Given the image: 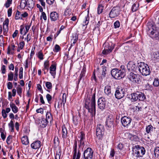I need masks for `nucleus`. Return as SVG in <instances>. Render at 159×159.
<instances>
[{
    "label": "nucleus",
    "instance_id": "nucleus-1",
    "mask_svg": "<svg viewBox=\"0 0 159 159\" xmlns=\"http://www.w3.org/2000/svg\"><path fill=\"white\" fill-rule=\"evenodd\" d=\"M84 108L90 113L91 117L95 116L96 114V93H94L91 96L88 94L84 101Z\"/></svg>",
    "mask_w": 159,
    "mask_h": 159
},
{
    "label": "nucleus",
    "instance_id": "nucleus-2",
    "mask_svg": "<svg viewBox=\"0 0 159 159\" xmlns=\"http://www.w3.org/2000/svg\"><path fill=\"white\" fill-rule=\"evenodd\" d=\"M148 33L150 37L152 39H157L159 38V31L158 28L155 25L151 24L150 23L148 24Z\"/></svg>",
    "mask_w": 159,
    "mask_h": 159
},
{
    "label": "nucleus",
    "instance_id": "nucleus-3",
    "mask_svg": "<svg viewBox=\"0 0 159 159\" xmlns=\"http://www.w3.org/2000/svg\"><path fill=\"white\" fill-rule=\"evenodd\" d=\"M139 70L142 74L146 76L150 73V70L148 65L144 62H140L138 64Z\"/></svg>",
    "mask_w": 159,
    "mask_h": 159
},
{
    "label": "nucleus",
    "instance_id": "nucleus-4",
    "mask_svg": "<svg viewBox=\"0 0 159 159\" xmlns=\"http://www.w3.org/2000/svg\"><path fill=\"white\" fill-rule=\"evenodd\" d=\"M145 148L137 145L132 148V153L134 156L137 157H142L145 152Z\"/></svg>",
    "mask_w": 159,
    "mask_h": 159
},
{
    "label": "nucleus",
    "instance_id": "nucleus-5",
    "mask_svg": "<svg viewBox=\"0 0 159 159\" xmlns=\"http://www.w3.org/2000/svg\"><path fill=\"white\" fill-rule=\"evenodd\" d=\"M111 73L112 77L117 80H120L126 75V72L124 70H119L118 69H113Z\"/></svg>",
    "mask_w": 159,
    "mask_h": 159
},
{
    "label": "nucleus",
    "instance_id": "nucleus-6",
    "mask_svg": "<svg viewBox=\"0 0 159 159\" xmlns=\"http://www.w3.org/2000/svg\"><path fill=\"white\" fill-rule=\"evenodd\" d=\"M115 44L111 42L107 43L104 47V49L102 51V53L105 55H106L111 52L114 49Z\"/></svg>",
    "mask_w": 159,
    "mask_h": 159
},
{
    "label": "nucleus",
    "instance_id": "nucleus-7",
    "mask_svg": "<svg viewBox=\"0 0 159 159\" xmlns=\"http://www.w3.org/2000/svg\"><path fill=\"white\" fill-rule=\"evenodd\" d=\"M125 93V89L123 88L118 87L117 88L115 95L116 98L120 99L124 96Z\"/></svg>",
    "mask_w": 159,
    "mask_h": 159
},
{
    "label": "nucleus",
    "instance_id": "nucleus-8",
    "mask_svg": "<svg viewBox=\"0 0 159 159\" xmlns=\"http://www.w3.org/2000/svg\"><path fill=\"white\" fill-rule=\"evenodd\" d=\"M97 103L98 108L102 111L103 110L107 107V101L104 98H99L98 100Z\"/></svg>",
    "mask_w": 159,
    "mask_h": 159
},
{
    "label": "nucleus",
    "instance_id": "nucleus-9",
    "mask_svg": "<svg viewBox=\"0 0 159 159\" xmlns=\"http://www.w3.org/2000/svg\"><path fill=\"white\" fill-rule=\"evenodd\" d=\"M120 9L119 7H113L109 13V17L111 18H114L117 17L120 14Z\"/></svg>",
    "mask_w": 159,
    "mask_h": 159
},
{
    "label": "nucleus",
    "instance_id": "nucleus-10",
    "mask_svg": "<svg viewBox=\"0 0 159 159\" xmlns=\"http://www.w3.org/2000/svg\"><path fill=\"white\" fill-rule=\"evenodd\" d=\"M73 156L72 159H80L81 153L79 150H78L77 152V142L75 140L73 146Z\"/></svg>",
    "mask_w": 159,
    "mask_h": 159
},
{
    "label": "nucleus",
    "instance_id": "nucleus-11",
    "mask_svg": "<svg viewBox=\"0 0 159 159\" xmlns=\"http://www.w3.org/2000/svg\"><path fill=\"white\" fill-rule=\"evenodd\" d=\"M93 151L90 148H88L84 152V159H92L93 157Z\"/></svg>",
    "mask_w": 159,
    "mask_h": 159
},
{
    "label": "nucleus",
    "instance_id": "nucleus-12",
    "mask_svg": "<svg viewBox=\"0 0 159 159\" xmlns=\"http://www.w3.org/2000/svg\"><path fill=\"white\" fill-rule=\"evenodd\" d=\"M104 131V128L103 125L101 124L98 125L96 131V134L99 139H101L103 134Z\"/></svg>",
    "mask_w": 159,
    "mask_h": 159
},
{
    "label": "nucleus",
    "instance_id": "nucleus-13",
    "mask_svg": "<svg viewBox=\"0 0 159 159\" xmlns=\"http://www.w3.org/2000/svg\"><path fill=\"white\" fill-rule=\"evenodd\" d=\"M139 77V75L135 74L133 72H130L128 76L129 80L134 83H139L140 80Z\"/></svg>",
    "mask_w": 159,
    "mask_h": 159
},
{
    "label": "nucleus",
    "instance_id": "nucleus-14",
    "mask_svg": "<svg viewBox=\"0 0 159 159\" xmlns=\"http://www.w3.org/2000/svg\"><path fill=\"white\" fill-rule=\"evenodd\" d=\"M121 121L124 127H127L131 122V119L129 117L125 116L121 118Z\"/></svg>",
    "mask_w": 159,
    "mask_h": 159
},
{
    "label": "nucleus",
    "instance_id": "nucleus-15",
    "mask_svg": "<svg viewBox=\"0 0 159 159\" xmlns=\"http://www.w3.org/2000/svg\"><path fill=\"white\" fill-rule=\"evenodd\" d=\"M127 68L129 70L135 71L137 68L138 65L134 61H130L127 64Z\"/></svg>",
    "mask_w": 159,
    "mask_h": 159
},
{
    "label": "nucleus",
    "instance_id": "nucleus-16",
    "mask_svg": "<svg viewBox=\"0 0 159 159\" xmlns=\"http://www.w3.org/2000/svg\"><path fill=\"white\" fill-rule=\"evenodd\" d=\"M57 66V64L54 63V64H52L49 67V72L53 78H55Z\"/></svg>",
    "mask_w": 159,
    "mask_h": 159
},
{
    "label": "nucleus",
    "instance_id": "nucleus-17",
    "mask_svg": "<svg viewBox=\"0 0 159 159\" xmlns=\"http://www.w3.org/2000/svg\"><path fill=\"white\" fill-rule=\"evenodd\" d=\"M114 119L112 116L110 115L107 118L106 125L109 128L113 125Z\"/></svg>",
    "mask_w": 159,
    "mask_h": 159
},
{
    "label": "nucleus",
    "instance_id": "nucleus-18",
    "mask_svg": "<svg viewBox=\"0 0 159 159\" xmlns=\"http://www.w3.org/2000/svg\"><path fill=\"white\" fill-rule=\"evenodd\" d=\"M49 61L48 60L45 61L44 63L43 67L42 69V70L44 72V74H46L48 71L49 68Z\"/></svg>",
    "mask_w": 159,
    "mask_h": 159
},
{
    "label": "nucleus",
    "instance_id": "nucleus-19",
    "mask_svg": "<svg viewBox=\"0 0 159 159\" xmlns=\"http://www.w3.org/2000/svg\"><path fill=\"white\" fill-rule=\"evenodd\" d=\"M41 146V142L39 140L34 141L31 144V148L34 149H39Z\"/></svg>",
    "mask_w": 159,
    "mask_h": 159
},
{
    "label": "nucleus",
    "instance_id": "nucleus-20",
    "mask_svg": "<svg viewBox=\"0 0 159 159\" xmlns=\"http://www.w3.org/2000/svg\"><path fill=\"white\" fill-rule=\"evenodd\" d=\"M50 16L51 21H55L58 19L59 14L56 11H53L50 13Z\"/></svg>",
    "mask_w": 159,
    "mask_h": 159
},
{
    "label": "nucleus",
    "instance_id": "nucleus-21",
    "mask_svg": "<svg viewBox=\"0 0 159 159\" xmlns=\"http://www.w3.org/2000/svg\"><path fill=\"white\" fill-rule=\"evenodd\" d=\"M78 138L80 139V142L81 145L84 144L85 140V134L83 132H81L78 136Z\"/></svg>",
    "mask_w": 159,
    "mask_h": 159
},
{
    "label": "nucleus",
    "instance_id": "nucleus-22",
    "mask_svg": "<svg viewBox=\"0 0 159 159\" xmlns=\"http://www.w3.org/2000/svg\"><path fill=\"white\" fill-rule=\"evenodd\" d=\"M139 2H136L132 5L131 7V11L132 12L136 11L139 9Z\"/></svg>",
    "mask_w": 159,
    "mask_h": 159
},
{
    "label": "nucleus",
    "instance_id": "nucleus-23",
    "mask_svg": "<svg viewBox=\"0 0 159 159\" xmlns=\"http://www.w3.org/2000/svg\"><path fill=\"white\" fill-rule=\"evenodd\" d=\"M62 137L63 139H65L68 137V131L65 125L62 126Z\"/></svg>",
    "mask_w": 159,
    "mask_h": 159
},
{
    "label": "nucleus",
    "instance_id": "nucleus-24",
    "mask_svg": "<svg viewBox=\"0 0 159 159\" xmlns=\"http://www.w3.org/2000/svg\"><path fill=\"white\" fill-rule=\"evenodd\" d=\"M137 92L135 93H132L129 96L128 98L132 102H135L138 100L137 96Z\"/></svg>",
    "mask_w": 159,
    "mask_h": 159
},
{
    "label": "nucleus",
    "instance_id": "nucleus-25",
    "mask_svg": "<svg viewBox=\"0 0 159 159\" xmlns=\"http://www.w3.org/2000/svg\"><path fill=\"white\" fill-rule=\"evenodd\" d=\"M138 100L140 101H144L146 99V96L143 93L137 92Z\"/></svg>",
    "mask_w": 159,
    "mask_h": 159
},
{
    "label": "nucleus",
    "instance_id": "nucleus-26",
    "mask_svg": "<svg viewBox=\"0 0 159 159\" xmlns=\"http://www.w3.org/2000/svg\"><path fill=\"white\" fill-rule=\"evenodd\" d=\"M111 87L110 86L107 85L105 87L104 92L106 95L109 96H111Z\"/></svg>",
    "mask_w": 159,
    "mask_h": 159
},
{
    "label": "nucleus",
    "instance_id": "nucleus-27",
    "mask_svg": "<svg viewBox=\"0 0 159 159\" xmlns=\"http://www.w3.org/2000/svg\"><path fill=\"white\" fill-rule=\"evenodd\" d=\"M152 60L155 62L159 61V52H154L152 56Z\"/></svg>",
    "mask_w": 159,
    "mask_h": 159
},
{
    "label": "nucleus",
    "instance_id": "nucleus-28",
    "mask_svg": "<svg viewBox=\"0 0 159 159\" xmlns=\"http://www.w3.org/2000/svg\"><path fill=\"white\" fill-rule=\"evenodd\" d=\"M46 118L45 119L47 120L48 122L51 123L52 122L53 117L52 114L50 112H47L46 114Z\"/></svg>",
    "mask_w": 159,
    "mask_h": 159
},
{
    "label": "nucleus",
    "instance_id": "nucleus-29",
    "mask_svg": "<svg viewBox=\"0 0 159 159\" xmlns=\"http://www.w3.org/2000/svg\"><path fill=\"white\" fill-rule=\"evenodd\" d=\"M10 105V107L11 108L12 111L14 113H16L18 112V109L14 103L11 102Z\"/></svg>",
    "mask_w": 159,
    "mask_h": 159
},
{
    "label": "nucleus",
    "instance_id": "nucleus-30",
    "mask_svg": "<svg viewBox=\"0 0 159 159\" xmlns=\"http://www.w3.org/2000/svg\"><path fill=\"white\" fill-rule=\"evenodd\" d=\"M78 35L75 34L74 35H73L72 36V38L71 40V44L70 47L74 46L76 43L77 42L78 40Z\"/></svg>",
    "mask_w": 159,
    "mask_h": 159
},
{
    "label": "nucleus",
    "instance_id": "nucleus-31",
    "mask_svg": "<svg viewBox=\"0 0 159 159\" xmlns=\"http://www.w3.org/2000/svg\"><path fill=\"white\" fill-rule=\"evenodd\" d=\"M21 140V142L23 144L27 145L29 143L28 138L27 136H23Z\"/></svg>",
    "mask_w": 159,
    "mask_h": 159
},
{
    "label": "nucleus",
    "instance_id": "nucleus-32",
    "mask_svg": "<svg viewBox=\"0 0 159 159\" xmlns=\"http://www.w3.org/2000/svg\"><path fill=\"white\" fill-rule=\"evenodd\" d=\"M26 3L27 6L30 9L33 8L34 6V3L33 0H27Z\"/></svg>",
    "mask_w": 159,
    "mask_h": 159
},
{
    "label": "nucleus",
    "instance_id": "nucleus-33",
    "mask_svg": "<svg viewBox=\"0 0 159 159\" xmlns=\"http://www.w3.org/2000/svg\"><path fill=\"white\" fill-rule=\"evenodd\" d=\"M48 122L45 119L42 118L41 121L40 126L42 127L45 128Z\"/></svg>",
    "mask_w": 159,
    "mask_h": 159
},
{
    "label": "nucleus",
    "instance_id": "nucleus-34",
    "mask_svg": "<svg viewBox=\"0 0 159 159\" xmlns=\"http://www.w3.org/2000/svg\"><path fill=\"white\" fill-rule=\"evenodd\" d=\"M89 15H87L85 16L83 22V26L87 25L88 24L89 22Z\"/></svg>",
    "mask_w": 159,
    "mask_h": 159
},
{
    "label": "nucleus",
    "instance_id": "nucleus-35",
    "mask_svg": "<svg viewBox=\"0 0 159 159\" xmlns=\"http://www.w3.org/2000/svg\"><path fill=\"white\" fill-rule=\"evenodd\" d=\"M27 6L26 0H21L20 5V7L22 9H24Z\"/></svg>",
    "mask_w": 159,
    "mask_h": 159
},
{
    "label": "nucleus",
    "instance_id": "nucleus-36",
    "mask_svg": "<svg viewBox=\"0 0 159 159\" xmlns=\"http://www.w3.org/2000/svg\"><path fill=\"white\" fill-rule=\"evenodd\" d=\"M126 135L127 136L128 138L131 140H133L134 139H137V136L132 135L129 133H126Z\"/></svg>",
    "mask_w": 159,
    "mask_h": 159
},
{
    "label": "nucleus",
    "instance_id": "nucleus-37",
    "mask_svg": "<svg viewBox=\"0 0 159 159\" xmlns=\"http://www.w3.org/2000/svg\"><path fill=\"white\" fill-rule=\"evenodd\" d=\"M8 127H9V128L11 129V131L12 132H14V122L12 120H11L10 121V122L8 123Z\"/></svg>",
    "mask_w": 159,
    "mask_h": 159
},
{
    "label": "nucleus",
    "instance_id": "nucleus-38",
    "mask_svg": "<svg viewBox=\"0 0 159 159\" xmlns=\"http://www.w3.org/2000/svg\"><path fill=\"white\" fill-rule=\"evenodd\" d=\"M102 72L101 75L102 78H104L106 77L107 73V67L105 66H102Z\"/></svg>",
    "mask_w": 159,
    "mask_h": 159
},
{
    "label": "nucleus",
    "instance_id": "nucleus-39",
    "mask_svg": "<svg viewBox=\"0 0 159 159\" xmlns=\"http://www.w3.org/2000/svg\"><path fill=\"white\" fill-rule=\"evenodd\" d=\"M153 127L151 125L147 126L146 128V131L147 134H149L152 131Z\"/></svg>",
    "mask_w": 159,
    "mask_h": 159
},
{
    "label": "nucleus",
    "instance_id": "nucleus-40",
    "mask_svg": "<svg viewBox=\"0 0 159 159\" xmlns=\"http://www.w3.org/2000/svg\"><path fill=\"white\" fill-rule=\"evenodd\" d=\"M16 90L18 94L20 97L22 96V89L19 85L16 88Z\"/></svg>",
    "mask_w": 159,
    "mask_h": 159
},
{
    "label": "nucleus",
    "instance_id": "nucleus-41",
    "mask_svg": "<svg viewBox=\"0 0 159 159\" xmlns=\"http://www.w3.org/2000/svg\"><path fill=\"white\" fill-rule=\"evenodd\" d=\"M14 74L12 72L10 71L8 74V80L12 81L13 79Z\"/></svg>",
    "mask_w": 159,
    "mask_h": 159
},
{
    "label": "nucleus",
    "instance_id": "nucleus-42",
    "mask_svg": "<svg viewBox=\"0 0 159 159\" xmlns=\"http://www.w3.org/2000/svg\"><path fill=\"white\" fill-rule=\"evenodd\" d=\"M71 9L69 8H66L64 11V15L65 16H68L71 15Z\"/></svg>",
    "mask_w": 159,
    "mask_h": 159
},
{
    "label": "nucleus",
    "instance_id": "nucleus-43",
    "mask_svg": "<svg viewBox=\"0 0 159 159\" xmlns=\"http://www.w3.org/2000/svg\"><path fill=\"white\" fill-rule=\"evenodd\" d=\"M104 9V7L102 5H99L98 7L97 12L98 14L101 13L103 11Z\"/></svg>",
    "mask_w": 159,
    "mask_h": 159
},
{
    "label": "nucleus",
    "instance_id": "nucleus-44",
    "mask_svg": "<svg viewBox=\"0 0 159 159\" xmlns=\"http://www.w3.org/2000/svg\"><path fill=\"white\" fill-rule=\"evenodd\" d=\"M154 154L156 157H159V147H156L154 150Z\"/></svg>",
    "mask_w": 159,
    "mask_h": 159
},
{
    "label": "nucleus",
    "instance_id": "nucleus-45",
    "mask_svg": "<svg viewBox=\"0 0 159 159\" xmlns=\"http://www.w3.org/2000/svg\"><path fill=\"white\" fill-rule=\"evenodd\" d=\"M46 87L48 89V90L47 91L49 92L50 91L48 90V89L50 90L52 88V84L50 82H46L45 83Z\"/></svg>",
    "mask_w": 159,
    "mask_h": 159
},
{
    "label": "nucleus",
    "instance_id": "nucleus-46",
    "mask_svg": "<svg viewBox=\"0 0 159 159\" xmlns=\"http://www.w3.org/2000/svg\"><path fill=\"white\" fill-rule=\"evenodd\" d=\"M15 19L16 20H19V19H22V18L21 17V13L19 11H17L16 16L15 17Z\"/></svg>",
    "mask_w": 159,
    "mask_h": 159
},
{
    "label": "nucleus",
    "instance_id": "nucleus-47",
    "mask_svg": "<svg viewBox=\"0 0 159 159\" xmlns=\"http://www.w3.org/2000/svg\"><path fill=\"white\" fill-rule=\"evenodd\" d=\"M66 93H64L63 94L62 97V102H61V104L62 105V103H63V106H64L65 103L66 102Z\"/></svg>",
    "mask_w": 159,
    "mask_h": 159
},
{
    "label": "nucleus",
    "instance_id": "nucleus-48",
    "mask_svg": "<svg viewBox=\"0 0 159 159\" xmlns=\"http://www.w3.org/2000/svg\"><path fill=\"white\" fill-rule=\"evenodd\" d=\"M153 84L155 87H158L159 85V79L157 78H155L153 82Z\"/></svg>",
    "mask_w": 159,
    "mask_h": 159
},
{
    "label": "nucleus",
    "instance_id": "nucleus-49",
    "mask_svg": "<svg viewBox=\"0 0 159 159\" xmlns=\"http://www.w3.org/2000/svg\"><path fill=\"white\" fill-rule=\"evenodd\" d=\"M37 55L38 58L40 60H43V55L41 50L38 52Z\"/></svg>",
    "mask_w": 159,
    "mask_h": 159
},
{
    "label": "nucleus",
    "instance_id": "nucleus-50",
    "mask_svg": "<svg viewBox=\"0 0 159 159\" xmlns=\"http://www.w3.org/2000/svg\"><path fill=\"white\" fill-rule=\"evenodd\" d=\"M61 48L57 44H56L55 46L53 51L55 52H57L61 50Z\"/></svg>",
    "mask_w": 159,
    "mask_h": 159
},
{
    "label": "nucleus",
    "instance_id": "nucleus-51",
    "mask_svg": "<svg viewBox=\"0 0 159 159\" xmlns=\"http://www.w3.org/2000/svg\"><path fill=\"white\" fill-rule=\"evenodd\" d=\"M12 2V0H7L5 3L4 6L7 8L9 7L11 4Z\"/></svg>",
    "mask_w": 159,
    "mask_h": 159
},
{
    "label": "nucleus",
    "instance_id": "nucleus-52",
    "mask_svg": "<svg viewBox=\"0 0 159 159\" xmlns=\"http://www.w3.org/2000/svg\"><path fill=\"white\" fill-rule=\"evenodd\" d=\"M73 121L75 125H77L79 122V120H78L77 117L76 116H74L73 118Z\"/></svg>",
    "mask_w": 159,
    "mask_h": 159
},
{
    "label": "nucleus",
    "instance_id": "nucleus-53",
    "mask_svg": "<svg viewBox=\"0 0 159 159\" xmlns=\"http://www.w3.org/2000/svg\"><path fill=\"white\" fill-rule=\"evenodd\" d=\"M12 136L9 135L7 138L6 142L7 144L10 145L11 144L12 141Z\"/></svg>",
    "mask_w": 159,
    "mask_h": 159
},
{
    "label": "nucleus",
    "instance_id": "nucleus-54",
    "mask_svg": "<svg viewBox=\"0 0 159 159\" xmlns=\"http://www.w3.org/2000/svg\"><path fill=\"white\" fill-rule=\"evenodd\" d=\"M46 98L48 102L49 103H51V102L52 99V96L49 94H47L46 95Z\"/></svg>",
    "mask_w": 159,
    "mask_h": 159
},
{
    "label": "nucleus",
    "instance_id": "nucleus-55",
    "mask_svg": "<svg viewBox=\"0 0 159 159\" xmlns=\"http://www.w3.org/2000/svg\"><path fill=\"white\" fill-rule=\"evenodd\" d=\"M86 71V69L85 68H83L81 72V74L79 76L80 77V79H81L84 76Z\"/></svg>",
    "mask_w": 159,
    "mask_h": 159
},
{
    "label": "nucleus",
    "instance_id": "nucleus-56",
    "mask_svg": "<svg viewBox=\"0 0 159 159\" xmlns=\"http://www.w3.org/2000/svg\"><path fill=\"white\" fill-rule=\"evenodd\" d=\"M20 72H19V78L20 79H22L23 78V68L22 67H21L20 68Z\"/></svg>",
    "mask_w": 159,
    "mask_h": 159
},
{
    "label": "nucleus",
    "instance_id": "nucleus-57",
    "mask_svg": "<svg viewBox=\"0 0 159 159\" xmlns=\"http://www.w3.org/2000/svg\"><path fill=\"white\" fill-rule=\"evenodd\" d=\"M120 23L119 20H116L114 23V26L115 28H118L120 27Z\"/></svg>",
    "mask_w": 159,
    "mask_h": 159
},
{
    "label": "nucleus",
    "instance_id": "nucleus-58",
    "mask_svg": "<svg viewBox=\"0 0 159 159\" xmlns=\"http://www.w3.org/2000/svg\"><path fill=\"white\" fill-rule=\"evenodd\" d=\"M30 25H26L25 26V31H24V33L23 34L24 35H25L27 33V32H28V31L30 28Z\"/></svg>",
    "mask_w": 159,
    "mask_h": 159
},
{
    "label": "nucleus",
    "instance_id": "nucleus-59",
    "mask_svg": "<svg viewBox=\"0 0 159 159\" xmlns=\"http://www.w3.org/2000/svg\"><path fill=\"white\" fill-rule=\"evenodd\" d=\"M3 34L5 36L7 35V33L8 32V27L3 26Z\"/></svg>",
    "mask_w": 159,
    "mask_h": 159
},
{
    "label": "nucleus",
    "instance_id": "nucleus-60",
    "mask_svg": "<svg viewBox=\"0 0 159 159\" xmlns=\"http://www.w3.org/2000/svg\"><path fill=\"white\" fill-rule=\"evenodd\" d=\"M20 33L21 34H24V31H25V26L23 25H21L20 26Z\"/></svg>",
    "mask_w": 159,
    "mask_h": 159
},
{
    "label": "nucleus",
    "instance_id": "nucleus-61",
    "mask_svg": "<svg viewBox=\"0 0 159 159\" xmlns=\"http://www.w3.org/2000/svg\"><path fill=\"white\" fill-rule=\"evenodd\" d=\"M31 35V34H30V33H28L27 34L26 37L25 38V40H26L27 43L30 40Z\"/></svg>",
    "mask_w": 159,
    "mask_h": 159
},
{
    "label": "nucleus",
    "instance_id": "nucleus-62",
    "mask_svg": "<svg viewBox=\"0 0 159 159\" xmlns=\"http://www.w3.org/2000/svg\"><path fill=\"white\" fill-rule=\"evenodd\" d=\"M9 23V19L8 18H6L4 21L3 24V26L8 27Z\"/></svg>",
    "mask_w": 159,
    "mask_h": 159
},
{
    "label": "nucleus",
    "instance_id": "nucleus-63",
    "mask_svg": "<svg viewBox=\"0 0 159 159\" xmlns=\"http://www.w3.org/2000/svg\"><path fill=\"white\" fill-rule=\"evenodd\" d=\"M1 113L2 116L4 119H5L7 118V113L6 112L5 110L4 109H2L1 111Z\"/></svg>",
    "mask_w": 159,
    "mask_h": 159
},
{
    "label": "nucleus",
    "instance_id": "nucleus-64",
    "mask_svg": "<svg viewBox=\"0 0 159 159\" xmlns=\"http://www.w3.org/2000/svg\"><path fill=\"white\" fill-rule=\"evenodd\" d=\"M25 45V43L24 41H22L20 42L19 44V47L20 48V49H22L23 48L24 46Z\"/></svg>",
    "mask_w": 159,
    "mask_h": 159
}]
</instances>
